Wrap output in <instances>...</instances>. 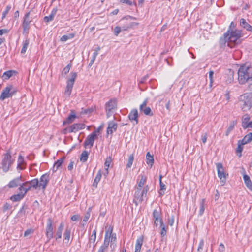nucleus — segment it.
Segmentation results:
<instances>
[{
  "instance_id": "nucleus-1",
  "label": "nucleus",
  "mask_w": 252,
  "mask_h": 252,
  "mask_svg": "<svg viewBox=\"0 0 252 252\" xmlns=\"http://www.w3.org/2000/svg\"><path fill=\"white\" fill-rule=\"evenodd\" d=\"M226 33H228L227 38L228 40V46L230 48L234 47L236 45L241 43V40L240 38L242 37V32L241 30H228Z\"/></svg>"
},
{
  "instance_id": "nucleus-2",
  "label": "nucleus",
  "mask_w": 252,
  "mask_h": 252,
  "mask_svg": "<svg viewBox=\"0 0 252 252\" xmlns=\"http://www.w3.org/2000/svg\"><path fill=\"white\" fill-rule=\"evenodd\" d=\"M252 75V68L246 65H241L238 71V80L240 84H243L248 81Z\"/></svg>"
},
{
  "instance_id": "nucleus-3",
  "label": "nucleus",
  "mask_w": 252,
  "mask_h": 252,
  "mask_svg": "<svg viewBox=\"0 0 252 252\" xmlns=\"http://www.w3.org/2000/svg\"><path fill=\"white\" fill-rule=\"evenodd\" d=\"M239 102L241 108L244 112L249 110L252 107V93H246L241 95Z\"/></svg>"
},
{
  "instance_id": "nucleus-4",
  "label": "nucleus",
  "mask_w": 252,
  "mask_h": 252,
  "mask_svg": "<svg viewBox=\"0 0 252 252\" xmlns=\"http://www.w3.org/2000/svg\"><path fill=\"white\" fill-rule=\"evenodd\" d=\"M38 179L35 178L31 181L22 183V185L19 187L18 190L24 191L25 193H27L29 191L38 189Z\"/></svg>"
},
{
  "instance_id": "nucleus-5",
  "label": "nucleus",
  "mask_w": 252,
  "mask_h": 252,
  "mask_svg": "<svg viewBox=\"0 0 252 252\" xmlns=\"http://www.w3.org/2000/svg\"><path fill=\"white\" fill-rule=\"evenodd\" d=\"M135 191L134 194V202L137 205L138 203H141L143 200V197L147 196V192L149 190V187L148 185L144 186L143 189L135 187Z\"/></svg>"
},
{
  "instance_id": "nucleus-6",
  "label": "nucleus",
  "mask_w": 252,
  "mask_h": 252,
  "mask_svg": "<svg viewBox=\"0 0 252 252\" xmlns=\"http://www.w3.org/2000/svg\"><path fill=\"white\" fill-rule=\"evenodd\" d=\"M14 161L15 159L12 158V156L9 152L5 153L4 155L1 163V168L3 171L4 172H8Z\"/></svg>"
},
{
  "instance_id": "nucleus-7",
  "label": "nucleus",
  "mask_w": 252,
  "mask_h": 252,
  "mask_svg": "<svg viewBox=\"0 0 252 252\" xmlns=\"http://www.w3.org/2000/svg\"><path fill=\"white\" fill-rule=\"evenodd\" d=\"M17 92L16 89L12 85L6 86L2 91L0 96V100H4L5 99L12 97Z\"/></svg>"
},
{
  "instance_id": "nucleus-8",
  "label": "nucleus",
  "mask_w": 252,
  "mask_h": 252,
  "mask_svg": "<svg viewBox=\"0 0 252 252\" xmlns=\"http://www.w3.org/2000/svg\"><path fill=\"white\" fill-rule=\"evenodd\" d=\"M218 177L220 180L221 185L223 186L226 183V178L228 174L224 172V169L222 164L221 163H217L216 164Z\"/></svg>"
},
{
  "instance_id": "nucleus-9",
  "label": "nucleus",
  "mask_w": 252,
  "mask_h": 252,
  "mask_svg": "<svg viewBox=\"0 0 252 252\" xmlns=\"http://www.w3.org/2000/svg\"><path fill=\"white\" fill-rule=\"evenodd\" d=\"M71 78H69L67 81V85L64 91V95L69 97L71 93L72 88L77 77V73L76 72H71Z\"/></svg>"
},
{
  "instance_id": "nucleus-10",
  "label": "nucleus",
  "mask_w": 252,
  "mask_h": 252,
  "mask_svg": "<svg viewBox=\"0 0 252 252\" xmlns=\"http://www.w3.org/2000/svg\"><path fill=\"white\" fill-rule=\"evenodd\" d=\"M117 109V100L116 99H111L105 104V110L107 118L111 117L114 110Z\"/></svg>"
},
{
  "instance_id": "nucleus-11",
  "label": "nucleus",
  "mask_w": 252,
  "mask_h": 252,
  "mask_svg": "<svg viewBox=\"0 0 252 252\" xmlns=\"http://www.w3.org/2000/svg\"><path fill=\"white\" fill-rule=\"evenodd\" d=\"M50 180L49 174L45 173L42 175L40 178L39 180L38 179V189H42L44 191L49 183Z\"/></svg>"
},
{
  "instance_id": "nucleus-12",
  "label": "nucleus",
  "mask_w": 252,
  "mask_h": 252,
  "mask_svg": "<svg viewBox=\"0 0 252 252\" xmlns=\"http://www.w3.org/2000/svg\"><path fill=\"white\" fill-rule=\"evenodd\" d=\"M135 20L136 18L131 16H126L121 19V21L126 20L127 21L122 26V31H127L132 28L134 26H137L138 23L128 22L129 20Z\"/></svg>"
},
{
  "instance_id": "nucleus-13",
  "label": "nucleus",
  "mask_w": 252,
  "mask_h": 252,
  "mask_svg": "<svg viewBox=\"0 0 252 252\" xmlns=\"http://www.w3.org/2000/svg\"><path fill=\"white\" fill-rule=\"evenodd\" d=\"M97 137V132L94 131L90 135H89L86 138L84 142V146L87 148L89 147V148H91L94 144L95 139Z\"/></svg>"
},
{
  "instance_id": "nucleus-14",
  "label": "nucleus",
  "mask_w": 252,
  "mask_h": 252,
  "mask_svg": "<svg viewBox=\"0 0 252 252\" xmlns=\"http://www.w3.org/2000/svg\"><path fill=\"white\" fill-rule=\"evenodd\" d=\"M53 231L52 220L51 218H49L47 220V224L46 229V235L48 239V241L53 237Z\"/></svg>"
},
{
  "instance_id": "nucleus-15",
  "label": "nucleus",
  "mask_w": 252,
  "mask_h": 252,
  "mask_svg": "<svg viewBox=\"0 0 252 252\" xmlns=\"http://www.w3.org/2000/svg\"><path fill=\"white\" fill-rule=\"evenodd\" d=\"M30 12L27 13L24 18V20L22 23V26L23 28V32L28 33L29 29V25L32 22V20L30 19Z\"/></svg>"
},
{
  "instance_id": "nucleus-16",
  "label": "nucleus",
  "mask_w": 252,
  "mask_h": 252,
  "mask_svg": "<svg viewBox=\"0 0 252 252\" xmlns=\"http://www.w3.org/2000/svg\"><path fill=\"white\" fill-rule=\"evenodd\" d=\"M22 176H20L11 180L7 186L9 188H16L18 186L20 187L22 184Z\"/></svg>"
},
{
  "instance_id": "nucleus-17",
  "label": "nucleus",
  "mask_w": 252,
  "mask_h": 252,
  "mask_svg": "<svg viewBox=\"0 0 252 252\" xmlns=\"http://www.w3.org/2000/svg\"><path fill=\"white\" fill-rule=\"evenodd\" d=\"M147 104V100H145L140 105V110L142 111L144 114L146 115L152 116L153 113L151 111V109L150 107H146Z\"/></svg>"
},
{
  "instance_id": "nucleus-18",
  "label": "nucleus",
  "mask_w": 252,
  "mask_h": 252,
  "mask_svg": "<svg viewBox=\"0 0 252 252\" xmlns=\"http://www.w3.org/2000/svg\"><path fill=\"white\" fill-rule=\"evenodd\" d=\"M108 234L111 235V232H106L105 235V238L103 244L100 247L97 252H105V251L107 249L109 244V240H108Z\"/></svg>"
},
{
  "instance_id": "nucleus-19",
  "label": "nucleus",
  "mask_w": 252,
  "mask_h": 252,
  "mask_svg": "<svg viewBox=\"0 0 252 252\" xmlns=\"http://www.w3.org/2000/svg\"><path fill=\"white\" fill-rule=\"evenodd\" d=\"M138 113L136 109H132L128 115L129 120L132 122H134L136 124H138Z\"/></svg>"
},
{
  "instance_id": "nucleus-20",
  "label": "nucleus",
  "mask_w": 252,
  "mask_h": 252,
  "mask_svg": "<svg viewBox=\"0 0 252 252\" xmlns=\"http://www.w3.org/2000/svg\"><path fill=\"white\" fill-rule=\"evenodd\" d=\"M26 163L24 158L20 155L18 158L17 169L20 170H24L26 168Z\"/></svg>"
},
{
  "instance_id": "nucleus-21",
  "label": "nucleus",
  "mask_w": 252,
  "mask_h": 252,
  "mask_svg": "<svg viewBox=\"0 0 252 252\" xmlns=\"http://www.w3.org/2000/svg\"><path fill=\"white\" fill-rule=\"evenodd\" d=\"M19 193L17 194H14L11 196L10 199L13 202L19 201L22 200L25 196L26 193L24 191H19Z\"/></svg>"
},
{
  "instance_id": "nucleus-22",
  "label": "nucleus",
  "mask_w": 252,
  "mask_h": 252,
  "mask_svg": "<svg viewBox=\"0 0 252 252\" xmlns=\"http://www.w3.org/2000/svg\"><path fill=\"white\" fill-rule=\"evenodd\" d=\"M117 128V124L113 121L109 122L107 128V134H112L114 131H115Z\"/></svg>"
},
{
  "instance_id": "nucleus-23",
  "label": "nucleus",
  "mask_w": 252,
  "mask_h": 252,
  "mask_svg": "<svg viewBox=\"0 0 252 252\" xmlns=\"http://www.w3.org/2000/svg\"><path fill=\"white\" fill-rule=\"evenodd\" d=\"M85 128V125L83 124L76 123L70 126V131L72 132H76L79 130L83 129Z\"/></svg>"
},
{
  "instance_id": "nucleus-24",
  "label": "nucleus",
  "mask_w": 252,
  "mask_h": 252,
  "mask_svg": "<svg viewBox=\"0 0 252 252\" xmlns=\"http://www.w3.org/2000/svg\"><path fill=\"white\" fill-rule=\"evenodd\" d=\"M76 117V116L74 111H71L70 114L68 116L66 120L63 122V124L65 125L71 124L73 122Z\"/></svg>"
},
{
  "instance_id": "nucleus-25",
  "label": "nucleus",
  "mask_w": 252,
  "mask_h": 252,
  "mask_svg": "<svg viewBox=\"0 0 252 252\" xmlns=\"http://www.w3.org/2000/svg\"><path fill=\"white\" fill-rule=\"evenodd\" d=\"M243 179L244 180L245 184L248 189L252 191V182H251L249 176L247 175H244L243 176Z\"/></svg>"
},
{
  "instance_id": "nucleus-26",
  "label": "nucleus",
  "mask_w": 252,
  "mask_h": 252,
  "mask_svg": "<svg viewBox=\"0 0 252 252\" xmlns=\"http://www.w3.org/2000/svg\"><path fill=\"white\" fill-rule=\"evenodd\" d=\"M240 26L246 29L247 31L252 32V26L249 24L246 20L241 18L240 20Z\"/></svg>"
},
{
  "instance_id": "nucleus-27",
  "label": "nucleus",
  "mask_w": 252,
  "mask_h": 252,
  "mask_svg": "<svg viewBox=\"0 0 252 252\" xmlns=\"http://www.w3.org/2000/svg\"><path fill=\"white\" fill-rule=\"evenodd\" d=\"M143 239L142 237L138 238L136 240L134 252H140L143 244Z\"/></svg>"
},
{
  "instance_id": "nucleus-28",
  "label": "nucleus",
  "mask_w": 252,
  "mask_h": 252,
  "mask_svg": "<svg viewBox=\"0 0 252 252\" xmlns=\"http://www.w3.org/2000/svg\"><path fill=\"white\" fill-rule=\"evenodd\" d=\"M70 234H71V230L69 229L68 227L66 228L65 232L64 233V241L65 243H68L70 240Z\"/></svg>"
},
{
  "instance_id": "nucleus-29",
  "label": "nucleus",
  "mask_w": 252,
  "mask_h": 252,
  "mask_svg": "<svg viewBox=\"0 0 252 252\" xmlns=\"http://www.w3.org/2000/svg\"><path fill=\"white\" fill-rule=\"evenodd\" d=\"M92 211V208L91 207H89L88 209V210L87 211L85 215V216L84 217V219L83 220V221H82V225H84L86 224V222L87 221H88V220H89L90 217V213H91V212Z\"/></svg>"
},
{
  "instance_id": "nucleus-30",
  "label": "nucleus",
  "mask_w": 252,
  "mask_h": 252,
  "mask_svg": "<svg viewBox=\"0 0 252 252\" xmlns=\"http://www.w3.org/2000/svg\"><path fill=\"white\" fill-rule=\"evenodd\" d=\"M146 159H147V163L148 165H150L152 166L154 163V157L152 155H151L149 152H148L146 156Z\"/></svg>"
},
{
  "instance_id": "nucleus-31",
  "label": "nucleus",
  "mask_w": 252,
  "mask_h": 252,
  "mask_svg": "<svg viewBox=\"0 0 252 252\" xmlns=\"http://www.w3.org/2000/svg\"><path fill=\"white\" fill-rule=\"evenodd\" d=\"M64 159V158H61L54 163L53 167V170H54V171H57L59 168V167L63 163Z\"/></svg>"
},
{
  "instance_id": "nucleus-32",
  "label": "nucleus",
  "mask_w": 252,
  "mask_h": 252,
  "mask_svg": "<svg viewBox=\"0 0 252 252\" xmlns=\"http://www.w3.org/2000/svg\"><path fill=\"white\" fill-rule=\"evenodd\" d=\"M140 177L141 179L139 182L138 185L136 187L143 189V188L144 187L143 186L146 182L147 178L144 175H140Z\"/></svg>"
},
{
  "instance_id": "nucleus-33",
  "label": "nucleus",
  "mask_w": 252,
  "mask_h": 252,
  "mask_svg": "<svg viewBox=\"0 0 252 252\" xmlns=\"http://www.w3.org/2000/svg\"><path fill=\"white\" fill-rule=\"evenodd\" d=\"M205 199H202L200 201V208L199 211V215H203L205 210Z\"/></svg>"
},
{
  "instance_id": "nucleus-34",
  "label": "nucleus",
  "mask_w": 252,
  "mask_h": 252,
  "mask_svg": "<svg viewBox=\"0 0 252 252\" xmlns=\"http://www.w3.org/2000/svg\"><path fill=\"white\" fill-rule=\"evenodd\" d=\"M227 35L228 33H225L223 34V36L222 37H221L220 39V44L221 45H223L226 44V43H227V45L228 46V40L227 38Z\"/></svg>"
},
{
  "instance_id": "nucleus-35",
  "label": "nucleus",
  "mask_w": 252,
  "mask_h": 252,
  "mask_svg": "<svg viewBox=\"0 0 252 252\" xmlns=\"http://www.w3.org/2000/svg\"><path fill=\"white\" fill-rule=\"evenodd\" d=\"M102 175L100 171H99L97 173L93 183V186L97 187L98 182L100 181Z\"/></svg>"
},
{
  "instance_id": "nucleus-36",
  "label": "nucleus",
  "mask_w": 252,
  "mask_h": 252,
  "mask_svg": "<svg viewBox=\"0 0 252 252\" xmlns=\"http://www.w3.org/2000/svg\"><path fill=\"white\" fill-rule=\"evenodd\" d=\"M236 124V121H233L230 124L229 127H228L226 131V136H228L229 133L231 132V131L234 129L235 125Z\"/></svg>"
},
{
  "instance_id": "nucleus-37",
  "label": "nucleus",
  "mask_w": 252,
  "mask_h": 252,
  "mask_svg": "<svg viewBox=\"0 0 252 252\" xmlns=\"http://www.w3.org/2000/svg\"><path fill=\"white\" fill-rule=\"evenodd\" d=\"M89 153L86 151H84L81 154L80 160L82 162H86L88 158Z\"/></svg>"
},
{
  "instance_id": "nucleus-38",
  "label": "nucleus",
  "mask_w": 252,
  "mask_h": 252,
  "mask_svg": "<svg viewBox=\"0 0 252 252\" xmlns=\"http://www.w3.org/2000/svg\"><path fill=\"white\" fill-rule=\"evenodd\" d=\"M15 73V71L13 70H9L5 72L3 74V77L4 79H8L10 78L14 73Z\"/></svg>"
},
{
  "instance_id": "nucleus-39",
  "label": "nucleus",
  "mask_w": 252,
  "mask_h": 252,
  "mask_svg": "<svg viewBox=\"0 0 252 252\" xmlns=\"http://www.w3.org/2000/svg\"><path fill=\"white\" fill-rule=\"evenodd\" d=\"M250 118V116L248 114H245L244 115H243L242 119V126L243 127H244V126H245V125H246V124L248 123Z\"/></svg>"
},
{
  "instance_id": "nucleus-40",
  "label": "nucleus",
  "mask_w": 252,
  "mask_h": 252,
  "mask_svg": "<svg viewBox=\"0 0 252 252\" xmlns=\"http://www.w3.org/2000/svg\"><path fill=\"white\" fill-rule=\"evenodd\" d=\"M29 44V40L28 39H26L23 42V47L21 51L22 54H24L26 52Z\"/></svg>"
},
{
  "instance_id": "nucleus-41",
  "label": "nucleus",
  "mask_w": 252,
  "mask_h": 252,
  "mask_svg": "<svg viewBox=\"0 0 252 252\" xmlns=\"http://www.w3.org/2000/svg\"><path fill=\"white\" fill-rule=\"evenodd\" d=\"M112 231H113L112 228H111L110 230L109 229L106 231V232H109V233L111 232V235L108 234V240H109V241H110L111 239V242L115 241L116 240V234H112Z\"/></svg>"
},
{
  "instance_id": "nucleus-42",
  "label": "nucleus",
  "mask_w": 252,
  "mask_h": 252,
  "mask_svg": "<svg viewBox=\"0 0 252 252\" xmlns=\"http://www.w3.org/2000/svg\"><path fill=\"white\" fill-rule=\"evenodd\" d=\"M243 145H244V144H242V143H241L240 141H238V146H237V149H236V152L238 154H239V157H241V153L243 151Z\"/></svg>"
},
{
  "instance_id": "nucleus-43",
  "label": "nucleus",
  "mask_w": 252,
  "mask_h": 252,
  "mask_svg": "<svg viewBox=\"0 0 252 252\" xmlns=\"http://www.w3.org/2000/svg\"><path fill=\"white\" fill-rule=\"evenodd\" d=\"M134 160V155L133 154H131L128 159V162L126 164L127 168H130L132 165L133 162Z\"/></svg>"
},
{
  "instance_id": "nucleus-44",
  "label": "nucleus",
  "mask_w": 252,
  "mask_h": 252,
  "mask_svg": "<svg viewBox=\"0 0 252 252\" xmlns=\"http://www.w3.org/2000/svg\"><path fill=\"white\" fill-rule=\"evenodd\" d=\"M162 177V175H160L159 177V184H160V190L164 191V190H165L166 188H165V184L162 182V181H161ZM164 193V192H163V193H162L161 192H159V194L160 195H163Z\"/></svg>"
},
{
  "instance_id": "nucleus-45",
  "label": "nucleus",
  "mask_w": 252,
  "mask_h": 252,
  "mask_svg": "<svg viewBox=\"0 0 252 252\" xmlns=\"http://www.w3.org/2000/svg\"><path fill=\"white\" fill-rule=\"evenodd\" d=\"M74 37V34H69L67 35H64L61 37V40L62 41H66L68 39L73 38Z\"/></svg>"
},
{
  "instance_id": "nucleus-46",
  "label": "nucleus",
  "mask_w": 252,
  "mask_h": 252,
  "mask_svg": "<svg viewBox=\"0 0 252 252\" xmlns=\"http://www.w3.org/2000/svg\"><path fill=\"white\" fill-rule=\"evenodd\" d=\"M111 162V159L110 158H107L104 163L105 169L106 170V174H108V170L110 166V163Z\"/></svg>"
},
{
  "instance_id": "nucleus-47",
  "label": "nucleus",
  "mask_w": 252,
  "mask_h": 252,
  "mask_svg": "<svg viewBox=\"0 0 252 252\" xmlns=\"http://www.w3.org/2000/svg\"><path fill=\"white\" fill-rule=\"evenodd\" d=\"M160 228H161V235L162 236H164L166 234V229L163 223H161V224L160 225Z\"/></svg>"
},
{
  "instance_id": "nucleus-48",
  "label": "nucleus",
  "mask_w": 252,
  "mask_h": 252,
  "mask_svg": "<svg viewBox=\"0 0 252 252\" xmlns=\"http://www.w3.org/2000/svg\"><path fill=\"white\" fill-rule=\"evenodd\" d=\"M11 8V6L10 5L6 6L5 10L2 12V19H4L5 18L6 15L8 14Z\"/></svg>"
},
{
  "instance_id": "nucleus-49",
  "label": "nucleus",
  "mask_w": 252,
  "mask_h": 252,
  "mask_svg": "<svg viewBox=\"0 0 252 252\" xmlns=\"http://www.w3.org/2000/svg\"><path fill=\"white\" fill-rule=\"evenodd\" d=\"M122 31V29L121 27L119 26H116L114 29V34L115 36H118L119 34Z\"/></svg>"
},
{
  "instance_id": "nucleus-50",
  "label": "nucleus",
  "mask_w": 252,
  "mask_h": 252,
  "mask_svg": "<svg viewBox=\"0 0 252 252\" xmlns=\"http://www.w3.org/2000/svg\"><path fill=\"white\" fill-rule=\"evenodd\" d=\"M153 217L154 219L160 218V212L157 209H155L153 212Z\"/></svg>"
},
{
  "instance_id": "nucleus-51",
  "label": "nucleus",
  "mask_w": 252,
  "mask_h": 252,
  "mask_svg": "<svg viewBox=\"0 0 252 252\" xmlns=\"http://www.w3.org/2000/svg\"><path fill=\"white\" fill-rule=\"evenodd\" d=\"M71 66V63L68 64L66 66H65L63 71L62 73L64 74H67L70 71V68Z\"/></svg>"
},
{
  "instance_id": "nucleus-52",
  "label": "nucleus",
  "mask_w": 252,
  "mask_h": 252,
  "mask_svg": "<svg viewBox=\"0 0 252 252\" xmlns=\"http://www.w3.org/2000/svg\"><path fill=\"white\" fill-rule=\"evenodd\" d=\"M213 74H214L213 71L210 70L209 71V79H210L209 86H210V87H212V84H213Z\"/></svg>"
},
{
  "instance_id": "nucleus-53",
  "label": "nucleus",
  "mask_w": 252,
  "mask_h": 252,
  "mask_svg": "<svg viewBox=\"0 0 252 252\" xmlns=\"http://www.w3.org/2000/svg\"><path fill=\"white\" fill-rule=\"evenodd\" d=\"M154 219V225H156V226H157L158 224L159 223L160 225L161 224V223H163L161 218L160 217V218H156V219Z\"/></svg>"
},
{
  "instance_id": "nucleus-54",
  "label": "nucleus",
  "mask_w": 252,
  "mask_h": 252,
  "mask_svg": "<svg viewBox=\"0 0 252 252\" xmlns=\"http://www.w3.org/2000/svg\"><path fill=\"white\" fill-rule=\"evenodd\" d=\"M34 232V230L32 229H28L26 230L24 234L25 237H28L30 235L32 234Z\"/></svg>"
},
{
  "instance_id": "nucleus-55",
  "label": "nucleus",
  "mask_w": 252,
  "mask_h": 252,
  "mask_svg": "<svg viewBox=\"0 0 252 252\" xmlns=\"http://www.w3.org/2000/svg\"><path fill=\"white\" fill-rule=\"evenodd\" d=\"M168 224L170 226H172L174 222V216H171V217H169L168 218Z\"/></svg>"
},
{
  "instance_id": "nucleus-56",
  "label": "nucleus",
  "mask_w": 252,
  "mask_h": 252,
  "mask_svg": "<svg viewBox=\"0 0 252 252\" xmlns=\"http://www.w3.org/2000/svg\"><path fill=\"white\" fill-rule=\"evenodd\" d=\"M119 2L122 3H126L128 5H132V2L129 0H119Z\"/></svg>"
},
{
  "instance_id": "nucleus-57",
  "label": "nucleus",
  "mask_w": 252,
  "mask_h": 252,
  "mask_svg": "<svg viewBox=\"0 0 252 252\" xmlns=\"http://www.w3.org/2000/svg\"><path fill=\"white\" fill-rule=\"evenodd\" d=\"M53 19L54 18L52 17L50 15L48 16H45L44 17V21L46 23L52 21V20H53Z\"/></svg>"
},
{
  "instance_id": "nucleus-58",
  "label": "nucleus",
  "mask_w": 252,
  "mask_h": 252,
  "mask_svg": "<svg viewBox=\"0 0 252 252\" xmlns=\"http://www.w3.org/2000/svg\"><path fill=\"white\" fill-rule=\"evenodd\" d=\"M57 11H58V9L57 7L54 8L52 9L50 15L54 18L57 13Z\"/></svg>"
},
{
  "instance_id": "nucleus-59",
  "label": "nucleus",
  "mask_w": 252,
  "mask_h": 252,
  "mask_svg": "<svg viewBox=\"0 0 252 252\" xmlns=\"http://www.w3.org/2000/svg\"><path fill=\"white\" fill-rule=\"evenodd\" d=\"M57 11H58V9L57 7L54 8L52 9L50 15L54 18L57 13Z\"/></svg>"
},
{
  "instance_id": "nucleus-60",
  "label": "nucleus",
  "mask_w": 252,
  "mask_h": 252,
  "mask_svg": "<svg viewBox=\"0 0 252 252\" xmlns=\"http://www.w3.org/2000/svg\"><path fill=\"white\" fill-rule=\"evenodd\" d=\"M80 218V215H73L71 217V220L72 221H74L78 220Z\"/></svg>"
},
{
  "instance_id": "nucleus-61",
  "label": "nucleus",
  "mask_w": 252,
  "mask_h": 252,
  "mask_svg": "<svg viewBox=\"0 0 252 252\" xmlns=\"http://www.w3.org/2000/svg\"><path fill=\"white\" fill-rule=\"evenodd\" d=\"M203 245H204V241H203V240H201L200 241V243H199V246L198 247V249H197L198 251H199L200 252V250H202Z\"/></svg>"
},
{
  "instance_id": "nucleus-62",
  "label": "nucleus",
  "mask_w": 252,
  "mask_h": 252,
  "mask_svg": "<svg viewBox=\"0 0 252 252\" xmlns=\"http://www.w3.org/2000/svg\"><path fill=\"white\" fill-rule=\"evenodd\" d=\"M242 144L245 145L250 142L248 141V139L246 136H245L242 140H239Z\"/></svg>"
},
{
  "instance_id": "nucleus-63",
  "label": "nucleus",
  "mask_w": 252,
  "mask_h": 252,
  "mask_svg": "<svg viewBox=\"0 0 252 252\" xmlns=\"http://www.w3.org/2000/svg\"><path fill=\"white\" fill-rule=\"evenodd\" d=\"M62 232L57 230L56 234V240H57L58 239H61L62 238Z\"/></svg>"
},
{
  "instance_id": "nucleus-64",
  "label": "nucleus",
  "mask_w": 252,
  "mask_h": 252,
  "mask_svg": "<svg viewBox=\"0 0 252 252\" xmlns=\"http://www.w3.org/2000/svg\"><path fill=\"white\" fill-rule=\"evenodd\" d=\"M248 139V141L250 142L252 141V133H250L245 136Z\"/></svg>"
}]
</instances>
